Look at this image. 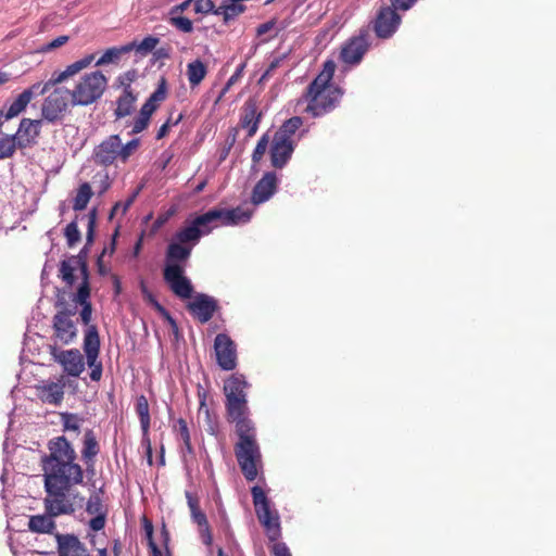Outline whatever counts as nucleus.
<instances>
[{
  "label": "nucleus",
  "mask_w": 556,
  "mask_h": 556,
  "mask_svg": "<svg viewBox=\"0 0 556 556\" xmlns=\"http://www.w3.org/2000/svg\"><path fill=\"white\" fill-rule=\"evenodd\" d=\"M41 457L46 504L52 514H73L71 490L84 483L85 470L73 444L64 435L52 438Z\"/></svg>",
  "instance_id": "nucleus-1"
},
{
  "label": "nucleus",
  "mask_w": 556,
  "mask_h": 556,
  "mask_svg": "<svg viewBox=\"0 0 556 556\" xmlns=\"http://www.w3.org/2000/svg\"><path fill=\"white\" fill-rule=\"evenodd\" d=\"M227 420L235 424L238 442L235 444V455L242 475L248 481L257 478L262 468V453L256 440V428L250 419L247 399L226 401Z\"/></svg>",
  "instance_id": "nucleus-2"
},
{
  "label": "nucleus",
  "mask_w": 556,
  "mask_h": 556,
  "mask_svg": "<svg viewBox=\"0 0 556 556\" xmlns=\"http://www.w3.org/2000/svg\"><path fill=\"white\" fill-rule=\"evenodd\" d=\"M336 71L332 60L324 63L321 72L307 86L303 98L307 103L306 112L313 117L323 116L332 111L339 103L342 91L331 84Z\"/></svg>",
  "instance_id": "nucleus-3"
},
{
  "label": "nucleus",
  "mask_w": 556,
  "mask_h": 556,
  "mask_svg": "<svg viewBox=\"0 0 556 556\" xmlns=\"http://www.w3.org/2000/svg\"><path fill=\"white\" fill-rule=\"evenodd\" d=\"M191 247L180 244L172 239L165 252V265L163 268L164 281L170 291L180 299H190L193 293V286L185 276V267L191 256Z\"/></svg>",
  "instance_id": "nucleus-4"
},
{
  "label": "nucleus",
  "mask_w": 556,
  "mask_h": 556,
  "mask_svg": "<svg viewBox=\"0 0 556 556\" xmlns=\"http://www.w3.org/2000/svg\"><path fill=\"white\" fill-rule=\"evenodd\" d=\"M253 505L256 517L263 526L265 533L270 542H274L270 551L274 556H292L289 547L283 542H278L281 535L280 518L276 509L271 508V503L264 490L254 485L251 489Z\"/></svg>",
  "instance_id": "nucleus-5"
},
{
  "label": "nucleus",
  "mask_w": 556,
  "mask_h": 556,
  "mask_svg": "<svg viewBox=\"0 0 556 556\" xmlns=\"http://www.w3.org/2000/svg\"><path fill=\"white\" fill-rule=\"evenodd\" d=\"M76 270L80 271L81 283L77 289V292L74 294L73 301L76 304H80L83 306L80 311V318L84 325L87 326V329L92 326L90 324L92 316V304L89 301L90 298V283H89V269L87 265L80 261L79 257H73L70 260H64L60 264L59 276L62 280L70 287H72L75 282Z\"/></svg>",
  "instance_id": "nucleus-6"
},
{
  "label": "nucleus",
  "mask_w": 556,
  "mask_h": 556,
  "mask_svg": "<svg viewBox=\"0 0 556 556\" xmlns=\"http://www.w3.org/2000/svg\"><path fill=\"white\" fill-rule=\"evenodd\" d=\"M108 78L99 70L86 73L70 90L72 106H89L97 103L108 88Z\"/></svg>",
  "instance_id": "nucleus-7"
},
{
  "label": "nucleus",
  "mask_w": 556,
  "mask_h": 556,
  "mask_svg": "<svg viewBox=\"0 0 556 556\" xmlns=\"http://www.w3.org/2000/svg\"><path fill=\"white\" fill-rule=\"evenodd\" d=\"M70 106H72L70 89L63 87L55 88L43 99L41 119L51 124L61 123L65 118Z\"/></svg>",
  "instance_id": "nucleus-8"
},
{
  "label": "nucleus",
  "mask_w": 556,
  "mask_h": 556,
  "mask_svg": "<svg viewBox=\"0 0 556 556\" xmlns=\"http://www.w3.org/2000/svg\"><path fill=\"white\" fill-rule=\"evenodd\" d=\"M84 352L86 354L87 365L91 368L90 379L100 381L102 377V363L98 361L100 353V337L97 326H90L84 336Z\"/></svg>",
  "instance_id": "nucleus-9"
},
{
  "label": "nucleus",
  "mask_w": 556,
  "mask_h": 556,
  "mask_svg": "<svg viewBox=\"0 0 556 556\" xmlns=\"http://www.w3.org/2000/svg\"><path fill=\"white\" fill-rule=\"evenodd\" d=\"M49 354L60 364L68 376L79 377L85 370V359L78 349L61 350L55 344L49 345Z\"/></svg>",
  "instance_id": "nucleus-10"
},
{
  "label": "nucleus",
  "mask_w": 556,
  "mask_h": 556,
  "mask_svg": "<svg viewBox=\"0 0 556 556\" xmlns=\"http://www.w3.org/2000/svg\"><path fill=\"white\" fill-rule=\"evenodd\" d=\"M211 217V215L201 214L195 216L192 220L186 222L184 227L175 232L173 240L180 244H188L192 250L202 236L211 232L206 225V222H208Z\"/></svg>",
  "instance_id": "nucleus-11"
},
{
  "label": "nucleus",
  "mask_w": 556,
  "mask_h": 556,
  "mask_svg": "<svg viewBox=\"0 0 556 556\" xmlns=\"http://www.w3.org/2000/svg\"><path fill=\"white\" fill-rule=\"evenodd\" d=\"M402 22L401 15L391 7H381L371 22L372 30L380 39L391 38Z\"/></svg>",
  "instance_id": "nucleus-12"
},
{
  "label": "nucleus",
  "mask_w": 556,
  "mask_h": 556,
  "mask_svg": "<svg viewBox=\"0 0 556 556\" xmlns=\"http://www.w3.org/2000/svg\"><path fill=\"white\" fill-rule=\"evenodd\" d=\"M217 365L223 370H233L238 364L237 345L226 333H218L214 340Z\"/></svg>",
  "instance_id": "nucleus-13"
},
{
  "label": "nucleus",
  "mask_w": 556,
  "mask_h": 556,
  "mask_svg": "<svg viewBox=\"0 0 556 556\" xmlns=\"http://www.w3.org/2000/svg\"><path fill=\"white\" fill-rule=\"evenodd\" d=\"M94 60V54H88L80 60L75 61L74 63L67 65L64 71L54 72L51 78L45 84L36 83L34 86H38L37 91L40 96L45 94L49 91L51 87H54L59 84L64 83L66 79L73 77L78 74L80 71L87 68Z\"/></svg>",
  "instance_id": "nucleus-14"
},
{
  "label": "nucleus",
  "mask_w": 556,
  "mask_h": 556,
  "mask_svg": "<svg viewBox=\"0 0 556 556\" xmlns=\"http://www.w3.org/2000/svg\"><path fill=\"white\" fill-rule=\"evenodd\" d=\"M119 151V136L111 135L94 147L92 160L97 165L109 167L116 161L122 162Z\"/></svg>",
  "instance_id": "nucleus-15"
},
{
  "label": "nucleus",
  "mask_w": 556,
  "mask_h": 556,
  "mask_svg": "<svg viewBox=\"0 0 556 556\" xmlns=\"http://www.w3.org/2000/svg\"><path fill=\"white\" fill-rule=\"evenodd\" d=\"M369 48L367 30H361L359 35L349 39L342 47L340 59L343 63L358 64Z\"/></svg>",
  "instance_id": "nucleus-16"
},
{
  "label": "nucleus",
  "mask_w": 556,
  "mask_h": 556,
  "mask_svg": "<svg viewBox=\"0 0 556 556\" xmlns=\"http://www.w3.org/2000/svg\"><path fill=\"white\" fill-rule=\"evenodd\" d=\"M263 118V111L260 109L256 98H249L241 108L239 129L247 131V138L253 137L258 129V125Z\"/></svg>",
  "instance_id": "nucleus-17"
},
{
  "label": "nucleus",
  "mask_w": 556,
  "mask_h": 556,
  "mask_svg": "<svg viewBox=\"0 0 556 556\" xmlns=\"http://www.w3.org/2000/svg\"><path fill=\"white\" fill-rule=\"evenodd\" d=\"M189 313L201 324H206L219 309L217 300L205 293H198L187 304Z\"/></svg>",
  "instance_id": "nucleus-18"
},
{
  "label": "nucleus",
  "mask_w": 556,
  "mask_h": 556,
  "mask_svg": "<svg viewBox=\"0 0 556 556\" xmlns=\"http://www.w3.org/2000/svg\"><path fill=\"white\" fill-rule=\"evenodd\" d=\"M52 341L53 344L70 345L77 338V327L73 319H67L66 315L54 314L52 317Z\"/></svg>",
  "instance_id": "nucleus-19"
},
{
  "label": "nucleus",
  "mask_w": 556,
  "mask_h": 556,
  "mask_svg": "<svg viewBox=\"0 0 556 556\" xmlns=\"http://www.w3.org/2000/svg\"><path fill=\"white\" fill-rule=\"evenodd\" d=\"M42 119L23 118L20 122L15 139L20 142V150L33 148L38 143L41 134Z\"/></svg>",
  "instance_id": "nucleus-20"
},
{
  "label": "nucleus",
  "mask_w": 556,
  "mask_h": 556,
  "mask_svg": "<svg viewBox=\"0 0 556 556\" xmlns=\"http://www.w3.org/2000/svg\"><path fill=\"white\" fill-rule=\"evenodd\" d=\"M58 556H90L87 547L74 534L55 533Z\"/></svg>",
  "instance_id": "nucleus-21"
},
{
  "label": "nucleus",
  "mask_w": 556,
  "mask_h": 556,
  "mask_svg": "<svg viewBox=\"0 0 556 556\" xmlns=\"http://www.w3.org/2000/svg\"><path fill=\"white\" fill-rule=\"evenodd\" d=\"M277 189L276 174L270 172L266 173L254 186L252 191L251 201L254 205L266 202L271 198Z\"/></svg>",
  "instance_id": "nucleus-22"
},
{
  "label": "nucleus",
  "mask_w": 556,
  "mask_h": 556,
  "mask_svg": "<svg viewBox=\"0 0 556 556\" xmlns=\"http://www.w3.org/2000/svg\"><path fill=\"white\" fill-rule=\"evenodd\" d=\"M100 453L99 442L92 430H87L84 435L81 459L86 465L87 472H94L96 457Z\"/></svg>",
  "instance_id": "nucleus-23"
},
{
  "label": "nucleus",
  "mask_w": 556,
  "mask_h": 556,
  "mask_svg": "<svg viewBox=\"0 0 556 556\" xmlns=\"http://www.w3.org/2000/svg\"><path fill=\"white\" fill-rule=\"evenodd\" d=\"M43 504H45L46 514L30 516L29 521H28V529L35 533L52 534L56 528V525H55L53 518L61 516L62 514L53 515L52 511L49 510V508L46 504V498L43 500Z\"/></svg>",
  "instance_id": "nucleus-24"
},
{
  "label": "nucleus",
  "mask_w": 556,
  "mask_h": 556,
  "mask_svg": "<svg viewBox=\"0 0 556 556\" xmlns=\"http://www.w3.org/2000/svg\"><path fill=\"white\" fill-rule=\"evenodd\" d=\"M65 383L63 378L56 382H47L37 387V395L43 402L51 405H60L64 397Z\"/></svg>",
  "instance_id": "nucleus-25"
},
{
  "label": "nucleus",
  "mask_w": 556,
  "mask_h": 556,
  "mask_svg": "<svg viewBox=\"0 0 556 556\" xmlns=\"http://www.w3.org/2000/svg\"><path fill=\"white\" fill-rule=\"evenodd\" d=\"M294 151V142L278 140L274 137L270 147L271 165L276 168H282L290 160Z\"/></svg>",
  "instance_id": "nucleus-26"
},
{
  "label": "nucleus",
  "mask_w": 556,
  "mask_h": 556,
  "mask_svg": "<svg viewBox=\"0 0 556 556\" xmlns=\"http://www.w3.org/2000/svg\"><path fill=\"white\" fill-rule=\"evenodd\" d=\"M136 413L140 420L143 440L148 443V460L152 464V452L150 446L149 430L151 417L149 412V402L144 395H139L136 400Z\"/></svg>",
  "instance_id": "nucleus-27"
},
{
  "label": "nucleus",
  "mask_w": 556,
  "mask_h": 556,
  "mask_svg": "<svg viewBox=\"0 0 556 556\" xmlns=\"http://www.w3.org/2000/svg\"><path fill=\"white\" fill-rule=\"evenodd\" d=\"M38 86L31 85L30 87L24 89L10 104L7 110V119H12L18 116L22 112H24L27 105L31 102V100L36 96H40L37 91Z\"/></svg>",
  "instance_id": "nucleus-28"
},
{
  "label": "nucleus",
  "mask_w": 556,
  "mask_h": 556,
  "mask_svg": "<svg viewBox=\"0 0 556 556\" xmlns=\"http://www.w3.org/2000/svg\"><path fill=\"white\" fill-rule=\"evenodd\" d=\"M248 388V382L243 375L233 374L231 375L224 384V392L226 396V401L233 399H247L245 389Z\"/></svg>",
  "instance_id": "nucleus-29"
},
{
  "label": "nucleus",
  "mask_w": 556,
  "mask_h": 556,
  "mask_svg": "<svg viewBox=\"0 0 556 556\" xmlns=\"http://www.w3.org/2000/svg\"><path fill=\"white\" fill-rule=\"evenodd\" d=\"M167 96V83L164 77H162L159 81L156 89L150 94L147 101L140 109V112L143 115H149L150 117L156 111L159 105L166 99Z\"/></svg>",
  "instance_id": "nucleus-30"
},
{
  "label": "nucleus",
  "mask_w": 556,
  "mask_h": 556,
  "mask_svg": "<svg viewBox=\"0 0 556 556\" xmlns=\"http://www.w3.org/2000/svg\"><path fill=\"white\" fill-rule=\"evenodd\" d=\"M247 10V7L242 3L224 0L216 9L215 15L222 16L225 25L236 21Z\"/></svg>",
  "instance_id": "nucleus-31"
},
{
  "label": "nucleus",
  "mask_w": 556,
  "mask_h": 556,
  "mask_svg": "<svg viewBox=\"0 0 556 556\" xmlns=\"http://www.w3.org/2000/svg\"><path fill=\"white\" fill-rule=\"evenodd\" d=\"M137 101V96L134 94L131 88L126 86L124 88L123 93L118 97L116 101V109L114 111V115L116 118H123L130 115L135 108V102Z\"/></svg>",
  "instance_id": "nucleus-32"
},
{
  "label": "nucleus",
  "mask_w": 556,
  "mask_h": 556,
  "mask_svg": "<svg viewBox=\"0 0 556 556\" xmlns=\"http://www.w3.org/2000/svg\"><path fill=\"white\" fill-rule=\"evenodd\" d=\"M174 431L178 438L182 442L181 453L182 456L186 457L187 455L193 456L194 451L191 444V437L190 431L187 425V421L184 418L177 419L176 424L174 425Z\"/></svg>",
  "instance_id": "nucleus-33"
},
{
  "label": "nucleus",
  "mask_w": 556,
  "mask_h": 556,
  "mask_svg": "<svg viewBox=\"0 0 556 556\" xmlns=\"http://www.w3.org/2000/svg\"><path fill=\"white\" fill-rule=\"evenodd\" d=\"M303 125V119L300 116H293L287 119L279 129L275 132L274 137L278 140L294 142V135Z\"/></svg>",
  "instance_id": "nucleus-34"
},
{
  "label": "nucleus",
  "mask_w": 556,
  "mask_h": 556,
  "mask_svg": "<svg viewBox=\"0 0 556 556\" xmlns=\"http://www.w3.org/2000/svg\"><path fill=\"white\" fill-rule=\"evenodd\" d=\"M206 74V65L200 60L192 61L187 65V77L191 87L200 85Z\"/></svg>",
  "instance_id": "nucleus-35"
},
{
  "label": "nucleus",
  "mask_w": 556,
  "mask_h": 556,
  "mask_svg": "<svg viewBox=\"0 0 556 556\" xmlns=\"http://www.w3.org/2000/svg\"><path fill=\"white\" fill-rule=\"evenodd\" d=\"M203 215H211L208 222H206V225L212 231L214 228H216L218 225L223 226H233V219H230V213L229 210L225 208H213L204 213Z\"/></svg>",
  "instance_id": "nucleus-36"
},
{
  "label": "nucleus",
  "mask_w": 556,
  "mask_h": 556,
  "mask_svg": "<svg viewBox=\"0 0 556 556\" xmlns=\"http://www.w3.org/2000/svg\"><path fill=\"white\" fill-rule=\"evenodd\" d=\"M140 290H141V293L143 295V298L150 302L151 304H153V306L165 317V319L168 321V324L175 329L177 330V324H176V320L170 316V314L168 313V311L165 309L164 306H162L157 301L156 299L154 298V295L150 292V290L148 289L147 287V283L143 279L140 280Z\"/></svg>",
  "instance_id": "nucleus-37"
},
{
  "label": "nucleus",
  "mask_w": 556,
  "mask_h": 556,
  "mask_svg": "<svg viewBox=\"0 0 556 556\" xmlns=\"http://www.w3.org/2000/svg\"><path fill=\"white\" fill-rule=\"evenodd\" d=\"M20 149V142L14 135L0 134V160L10 159Z\"/></svg>",
  "instance_id": "nucleus-38"
},
{
  "label": "nucleus",
  "mask_w": 556,
  "mask_h": 556,
  "mask_svg": "<svg viewBox=\"0 0 556 556\" xmlns=\"http://www.w3.org/2000/svg\"><path fill=\"white\" fill-rule=\"evenodd\" d=\"M93 192L88 182H84L77 189L76 197L74 198L73 210L83 211L87 207Z\"/></svg>",
  "instance_id": "nucleus-39"
},
{
  "label": "nucleus",
  "mask_w": 556,
  "mask_h": 556,
  "mask_svg": "<svg viewBox=\"0 0 556 556\" xmlns=\"http://www.w3.org/2000/svg\"><path fill=\"white\" fill-rule=\"evenodd\" d=\"M192 521L197 523L203 543L206 545L212 544V532L206 515L201 510L191 517Z\"/></svg>",
  "instance_id": "nucleus-40"
},
{
  "label": "nucleus",
  "mask_w": 556,
  "mask_h": 556,
  "mask_svg": "<svg viewBox=\"0 0 556 556\" xmlns=\"http://www.w3.org/2000/svg\"><path fill=\"white\" fill-rule=\"evenodd\" d=\"M135 43H128L121 48H110L108 49L103 55L96 62L97 66L104 65L117 60L123 53L130 52L134 49Z\"/></svg>",
  "instance_id": "nucleus-41"
},
{
  "label": "nucleus",
  "mask_w": 556,
  "mask_h": 556,
  "mask_svg": "<svg viewBox=\"0 0 556 556\" xmlns=\"http://www.w3.org/2000/svg\"><path fill=\"white\" fill-rule=\"evenodd\" d=\"M140 139L135 138L123 144L122 139L119 138V153L122 155V163H126L129 157L139 149Z\"/></svg>",
  "instance_id": "nucleus-42"
},
{
  "label": "nucleus",
  "mask_w": 556,
  "mask_h": 556,
  "mask_svg": "<svg viewBox=\"0 0 556 556\" xmlns=\"http://www.w3.org/2000/svg\"><path fill=\"white\" fill-rule=\"evenodd\" d=\"M64 236L70 248L74 247L77 242H79L80 231L75 220L67 224L64 230Z\"/></svg>",
  "instance_id": "nucleus-43"
},
{
  "label": "nucleus",
  "mask_w": 556,
  "mask_h": 556,
  "mask_svg": "<svg viewBox=\"0 0 556 556\" xmlns=\"http://www.w3.org/2000/svg\"><path fill=\"white\" fill-rule=\"evenodd\" d=\"M230 219H233V225L244 224L251 219L252 211L244 210L240 206L229 210Z\"/></svg>",
  "instance_id": "nucleus-44"
},
{
  "label": "nucleus",
  "mask_w": 556,
  "mask_h": 556,
  "mask_svg": "<svg viewBox=\"0 0 556 556\" xmlns=\"http://www.w3.org/2000/svg\"><path fill=\"white\" fill-rule=\"evenodd\" d=\"M160 40L159 38L156 37H153V36H148L146 38H143L138 45L136 42L135 46H134V49H136L138 52H142V53H149L151 52L152 50H154L156 48V46L159 45Z\"/></svg>",
  "instance_id": "nucleus-45"
},
{
  "label": "nucleus",
  "mask_w": 556,
  "mask_h": 556,
  "mask_svg": "<svg viewBox=\"0 0 556 556\" xmlns=\"http://www.w3.org/2000/svg\"><path fill=\"white\" fill-rule=\"evenodd\" d=\"M61 419L63 424V429L65 431L72 430V431H79V421L80 419L76 414L72 413H62Z\"/></svg>",
  "instance_id": "nucleus-46"
},
{
  "label": "nucleus",
  "mask_w": 556,
  "mask_h": 556,
  "mask_svg": "<svg viewBox=\"0 0 556 556\" xmlns=\"http://www.w3.org/2000/svg\"><path fill=\"white\" fill-rule=\"evenodd\" d=\"M267 147H268V136L265 134L258 139V141L254 148V151L252 153V160L254 163H257L261 161V159L263 157V155L265 154V152L267 150Z\"/></svg>",
  "instance_id": "nucleus-47"
},
{
  "label": "nucleus",
  "mask_w": 556,
  "mask_h": 556,
  "mask_svg": "<svg viewBox=\"0 0 556 556\" xmlns=\"http://www.w3.org/2000/svg\"><path fill=\"white\" fill-rule=\"evenodd\" d=\"M217 7L212 0H194V12L200 14H214Z\"/></svg>",
  "instance_id": "nucleus-48"
},
{
  "label": "nucleus",
  "mask_w": 556,
  "mask_h": 556,
  "mask_svg": "<svg viewBox=\"0 0 556 556\" xmlns=\"http://www.w3.org/2000/svg\"><path fill=\"white\" fill-rule=\"evenodd\" d=\"M138 192H135L130 198H128L125 202H116L110 212V219L114 217L115 214H117L119 211L123 215L126 214V212L129 210V207L132 205Z\"/></svg>",
  "instance_id": "nucleus-49"
},
{
  "label": "nucleus",
  "mask_w": 556,
  "mask_h": 556,
  "mask_svg": "<svg viewBox=\"0 0 556 556\" xmlns=\"http://www.w3.org/2000/svg\"><path fill=\"white\" fill-rule=\"evenodd\" d=\"M170 24L184 33H191L193 30L192 21L186 16L172 17Z\"/></svg>",
  "instance_id": "nucleus-50"
},
{
  "label": "nucleus",
  "mask_w": 556,
  "mask_h": 556,
  "mask_svg": "<svg viewBox=\"0 0 556 556\" xmlns=\"http://www.w3.org/2000/svg\"><path fill=\"white\" fill-rule=\"evenodd\" d=\"M102 501L99 495H91L87 502L86 511L90 515H102Z\"/></svg>",
  "instance_id": "nucleus-51"
},
{
  "label": "nucleus",
  "mask_w": 556,
  "mask_h": 556,
  "mask_svg": "<svg viewBox=\"0 0 556 556\" xmlns=\"http://www.w3.org/2000/svg\"><path fill=\"white\" fill-rule=\"evenodd\" d=\"M55 314L66 315L67 319H72V317L75 316L77 312L76 305H68L64 300H58L55 303Z\"/></svg>",
  "instance_id": "nucleus-52"
},
{
  "label": "nucleus",
  "mask_w": 556,
  "mask_h": 556,
  "mask_svg": "<svg viewBox=\"0 0 556 556\" xmlns=\"http://www.w3.org/2000/svg\"><path fill=\"white\" fill-rule=\"evenodd\" d=\"M151 117L149 115H143V113L139 112V115L135 118L132 130L130 134H139L143 131L150 124Z\"/></svg>",
  "instance_id": "nucleus-53"
},
{
  "label": "nucleus",
  "mask_w": 556,
  "mask_h": 556,
  "mask_svg": "<svg viewBox=\"0 0 556 556\" xmlns=\"http://www.w3.org/2000/svg\"><path fill=\"white\" fill-rule=\"evenodd\" d=\"M96 223H97V210L92 208L88 213L87 244H91L93 242Z\"/></svg>",
  "instance_id": "nucleus-54"
},
{
  "label": "nucleus",
  "mask_w": 556,
  "mask_h": 556,
  "mask_svg": "<svg viewBox=\"0 0 556 556\" xmlns=\"http://www.w3.org/2000/svg\"><path fill=\"white\" fill-rule=\"evenodd\" d=\"M184 118V115L180 113L175 121H172V118H168L157 130L156 139H163L165 136H167L169 128L172 125L176 126L178 125Z\"/></svg>",
  "instance_id": "nucleus-55"
},
{
  "label": "nucleus",
  "mask_w": 556,
  "mask_h": 556,
  "mask_svg": "<svg viewBox=\"0 0 556 556\" xmlns=\"http://www.w3.org/2000/svg\"><path fill=\"white\" fill-rule=\"evenodd\" d=\"M186 498H187L188 507L190 509L191 517L202 510L200 507V498L198 495H195L189 491H186Z\"/></svg>",
  "instance_id": "nucleus-56"
},
{
  "label": "nucleus",
  "mask_w": 556,
  "mask_h": 556,
  "mask_svg": "<svg viewBox=\"0 0 556 556\" xmlns=\"http://www.w3.org/2000/svg\"><path fill=\"white\" fill-rule=\"evenodd\" d=\"M391 8L396 10L406 11L410 9L417 0H390Z\"/></svg>",
  "instance_id": "nucleus-57"
},
{
  "label": "nucleus",
  "mask_w": 556,
  "mask_h": 556,
  "mask_svg": "<svg viewBox=\"0 0 556 556\" xmlns=\"http://www.w3.org/2000/svg\"><path fill=\"white\" fill-rule=\"evenodd\" d=\"M105 526V515L102 514V515H96L90 521H89V527L93 530V531H100L104 528Z\"/></svg>",
  "instance_id": "nucleus-58"
},
{
  "label": "nucleus",
  "mask_w": 556,
  "mask_h": 556,
  "mask_svg": "<svg viewBox=\"0 0 556 556\" xmlns=\"http://www.w3.org/2000/svg\"><path fill=\"white\" fill-rule=\"evenodd\" d=\"M68 36H59L56 37L55 39H53L52 41H50L46 48L43 49V51H51L53 49H56V48H60L62 47L63 45H65L67 41H68Z\"/></svg>",
  "instance_id": "nucleus-59"
},
{
  "label": "nucleus",
  "mask_w": 556,
  "mask_h": 556,
  "mask_svg": "<svg viewBox=\"0 0 556 556\" xmlns=\"http://www.w3.org/2000/svg\"><path fill=\"white\" fill-rule=\"evenodd\" d=\"M276 25V22L274 20H270L268 22H265L263 24H260L256 28V35L258 37L267 34L268 31H270Z\"/></svg>",
  "instance_id": "nucleus-60"
},
{
  "label": "nucleus",
  "mask_w": 556,
  "mask_h": 556,
  "mask_svg": "<svg viewBox=\"0 0 556 556\" xmlns=\"http://www.w3.org/2000/svg\"><path fill=\"white\" fill-rule=\"evenodd\" d=\"M281 61H282V59H281V58H276V59H274V60L269 63L268 67H267V68H266V71L264 72V74L262 75V78H261V79L263 80V79H267V78H269V77L273 75L274 71H275V70L280 65V62H281Z\"/></svg>",
  "instance_id": "nucleus-61"
},
{
  "label": "nucleus",
  "mask_w": 556,
  "mask_h": 556,
  "mask_svg": "<svg viewBox=\"0 0 556 556\" xmlns=\"http://www.w3.org/2000/svg\"><path fill=\"white\" fill-rule=\"evenodd\" d=\"M134 72H127L124 75L118 76L117 81L119 85L124 86V88H126V86L130 88V83L134 80Z\"/></svg>",
  "instance_id": "nucleus-62"
},
{
  "label": "nucleus",
  "mask_w": 556,
  "mask_h": 556,
  "mask_svg": "<svg viewBox=\"0 0 556 556\" xmlns=\"http://www.w3.org/2000/svg\"><path fill=\"white\" fill-rule=\"evenodd\" d=\"M106 251H108V249H106V248H104V249H103V251H102V253H101V255H100V256L98 257V260H97V267H98V271H99V274H100V275H102V276H104V275L108 273V270H106V268H105V266H104V264H103V256H104V254L106 253Z\"/></svg>",
  "instance_id": "nucleus-63"
},
{
  "label": "nucleus",
  "mask_w": 556,
  "mask_h": 556,
  "mask_svg": "<svg viewBox=\"0 0 556 556\" xmlns=\"http://www.w3.org/2000/svg\"><path fill=\"white\" fill-rule=\"evenodd\" d=\"M144 530H146V534L148 538V543L151 541H154L153 540V526L147 518H144Z\"/></svg>",
  "instance_id": "nucleus-64"
}]
</instances>
